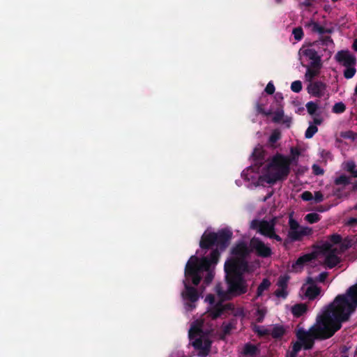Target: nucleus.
<instances>
[{
  "instance_id": "obj_64",
  "label": "nucleus",
  "mask_w": 357,
  "mask_h": 357,
  "mask_svg": "<svg viewBox=\"0 0 357 357\" xmlns=\"http://www.w3.org/2000/svg\"><path fill=\"white\" fill-rule=\"evenodd\" d=\"M326 0H314V1L315 3H321V2H323V1H325Z\"/></svg>"
},
{
  "instance_id": "obj_35",
  "label": "nucleus",
  "mask_w": 357,
  "mask_h": 357,
  "mask_svg": "<svg viewBox=\"0 0 357 357\" xmlns=\"http://www.w3.org/2000/svg\"><path fill=\"white\" fill-rule=\"evenodd\" d=\"M310 66L313 68H322L321 55H317L314 58L310 59Z\"/></svg>"
},
{
  "instance_id": "obj_30",
  "label": "nucleus",
  "mask_w": 357,
  "mask_h": 357,
  "mask_svg": "<svg viewBox=\"0 0 357 357\" xmlns=\"http://www.w3.org/2000/svg\"><path fill=\"white\" fill-rule=\"evenodd\" d=\"M317 132H318L317 126H316L315 125L310 124L305 132V137L307 139H310Z\"/></svg>"
},
{
  "instance_id": "obj_19",
  "label": "nucleus",
  "mask_w": 357,
  "mask_h": 357,
  "mask_svg": "<svg viewBox=\"0 0 357 357\" xmlns=\"http://www.w3.org/2000/svg\"><path fill=\"white\" fill-rule=\"evenodd\" d=\"M321 293V288L317 285H310L306 289L305 295L309 300H314Z\"/></svg>"
},
{
  "instance_id": "obj_40",
  "label": "nucleus",
  "mask_w": 357,
  "mask_h": 357,
  "mask_svg": "<svg viewBox=\"0 0 357 357\" xmlns=\"http://www.w3.org/2000/svg\"><path fill=\"white\" fill-rule=\"evenodd\" d=\"M234 328V325L232 323L223 324H222V332L224 335H227L230 334L231 330Z\"/></svg>"
},
{
  "instance_id": "obj_48",
  "label": "nucleus",
  "mask_w": 357,
  "mask_h": 357,
  "mask_svg": "<svg viewBox=\"0 0 357 357\" xmlns=\"http://www.w3.org/2000/svg\"><path fill=\"white\" fill-rule=\"evenodd\" d=\"M328 273L327 272H322L321 273L317 278L316 281L319 282H324L326 278L328 277Z\"/></svg>"
},
{
  "instance_id": "obj_28",
  "label": "nucleus",
  "mask_w": 357,
  "mask_h": 357,
  "mask_svg": "<svg viewBox=\"0 0 357 357\" xmlns=\"http://www.w3.org/2000/svg\"><path fill=\"white\" fill-rule=\"evenodd\" d=\"M273 122L280 123L284 118V111L282 108H278L275 112H273Z\"/></svg>"
},
{
  "instance_id": "obj_33",
  "label": "nucleus",
  "mask_w": 357,
  "mask_h": 357,
  "mask_svg": "<svg viewBox=\"0 0 357 357\" xmlns=\"http://www.w3.org/2000/svg\"><path fill=\"white\" fill-rule=\"evenodd\" d=\"M346 110V106L342 102L335 103L332 109V112L335 114H342Z\"/></svg>"
},
{
  "instance_id": "obj_54",
  "label": "nucleus",
  "mask_w": 357,
  "mask_h": 357,
  "mask_svg": "<svg viewBox=\"0 0 357 357\" xmlns=\"http://www.w3.org/2000/svg\"><path fill=\"white\" fill-rule=\"evenodd\" d=\"M314 0H305L301 4L305 7L309 8L311 7L313 4Z\"/></svg>"
},
{
  "instance_id": "obj_10",
  "label": "nucleus",
  "mask_w": 357,
  "mask_h": 357,
  "mask_svg": "<svg viewBox=\"0 0 357 357\" xmlns=\"http://www.w3.org/2000/svg\"><path fill=\"white\" fill-rule=\"evenodd\" d=\"M250 247L257 256L262 258H268L272 255L271 247L258 237H252L250 241Z\"/></svg>"
},
{
  "instance_id": "obj_60",
  "label": "nucleus",
  "mask_w": 357,
  "mask_h": 357,
  "mask_svg": "<svg viewBox=\"0 0 357 357\" xmlns=\"http://www.w3.org/2000/svg\"><path fill=\"white\" fill-rule=\"evenodd\" d=\"M351 47L355 52H357V38L354 40Z\"/></svg>"
},
{
  "instance_id": "obj_49",
  "label": "nucleus",
  "mask_w": 357,
  "mask_h": 357,
  "mask_svg": "<svg viewBox=\"0 0 357 357\" xmlns=\"http://www.w3.org/2000/svg\"><path fill=\"white\" fill-rule=\"evenodd\" d=\"M314 199L317 203L321 202L324 200V195L320 191L315 192Z\"/></svg>"
},
{
  "instance_id": "obj_22",
  "label": "nucleus",
  "mask_w": 357,
  "mask_h": 357,
  "mask_svg": "<svg viewBox=\"0 0 357 357\" xmlns=\"http://www.w3.org/2000/svg\"><path fill=\"white\" fill-rule=\"evenodd\" d=\"M286 333V330L283 326L281 325H275L271 331H270V335L275 339L281 338Z\"/></svg>"
},
{
  "instance_id": "obj_11",
  "label": "nucleus",
  "mask_w": 357,
  "mask_h": 357,
  "mask_svg": "<svg viewBox=\"0 0 357 357\" xmlns=\"http://www.w3.org/2000/svg\"><path fill=\"white\" fill-rule=\"evenodd\" d=\"M212 342L208 337H204L200 336L198 338H196L192 342V347L199 351L198 355L200 357H206L208 355Z\"/></svg>"
},
{
  "instance_id": "obj_15",
  "label": "nucleus",
  "mask_w": 357,
  "mask_h": 357,
  "mask_svg": "<svg viewBox=\"0 0 357 357\" xmlns=\"http://www.w3.org/2000/svg\"><path fill=\"white\" fill-rule=\"evenodd\" d=\"M307 311V305L303 303L295 304L291 308V312L295 317L303 316Z\"/></svg>"
},
{
  "instance_id": "obj_44",
  "label": "nucleus",
  "mask_w": 357,
  "mask_h": 357,
  "mask_svg": "<svg viewBox=\"0 0 357 357\" xmlns=\"http://www.w3.org/2000/svg\"><path fill=\"white\" fill-rule=\"evenodd\" d=\"M291 158H289L291 160V162L293 161H295L297 160L298 157L300 155V151L297 148H291Z\"/></svg>"
},
{
  "instance_id": "obj_9",
  "label": "nucleus",
  "mask_w": 357,
  "mask_h": 357,
  "mask_svg": "<svg viewBox=\"0 0 357 357\" xmlns=\"http://www.w3.org/2000/svg\"><path fill=\"white\" fill-rule=\"evenodd\" d=\"M321 252L325 255L324 264L328 268H333L340 262V257L337 255L340 253L337 248H332L330 242H324L321 244Z\"/></svg>"
},
{
  "instance_id": "obj_36",
  "label": "nucleus",
  "mask_w": 357,
  "mask_h": 357,
  "mask_svg": "<svg viewBox=\"0 0 357 357\" xmlns=\"http://www.w3.org/2000/svg\"><path fill=\"white\" fill-rule=\"evenodd\" d=\"M292 34L294 35V38L296 40L300 41L304 36L302 27L298 26L294 28L292 31Z\"/></svg>"
},
{
  "instance_id": "obj_5",
  "label": "nucleus",
  "mask_w": 357,
  "mask_h": 357,
  "mask_svg": "<svg viewBox=\"0 0 357 357\" xmlns=\"http://www.w3.org/2000/svg\"><path fill=\"white\" fill-rule=\"evenodd\" d=\"M232 236V231L227 227L219 229L217 232H205L202 236L199 246L202 249H209L215 245L217 248L211 252L213 250L223 251L229 246Z\"/></svg>"
},
{
  "instance_id": "obj_57",
  "label": "nucleus",
  "mask_w": 357,
  "mask_h": 357,
  "mask_svg": "<svg viewBox=\"0 0 357 357\" xmlns=\"http://www.w3.org/2000/svg\"><path fill=\"white\" fill-rule=\"evenodd\" d=\"M316 278H307V283L309 284L310 285H316L315 284V282H316Z\"/></svg>"
},
{
  "instance_id": "obj_50",
  "label": "nucleus",
  "mask_w": 357,
  "mask_h": 357,
  "mask_svg": "<svg viewBox=\"0 0 357 357\" xmlns=\"http://www.w3.org/2000/svg\"><path fill=\"white\" fill-rule=\"evenodd\" d=\"M286 289H277L275 292L276 296L278 297H282V298H286L287 296V291H285Z\"/></svg>"
},
{
  "instance_id": "obj_3",
  "label": "nucleus",
  "mask_w": 357,
  "mask_h": 357,
  "mask_svg": "<svg viewBox=\"0 0 357 357\" xmlns=\"http://www.w3.org/2000/svg\"><path fill=\"white\" fill-rule=\"evenodd\" d=\"M248 263L242 259H228L224 266L225 282L227 289L225 291L220 284L215 287V291L222 300H230L233 297L247 293L248 284L244 273L248 271Z\"/></svg>"
},
{
  "instance_id": "obj_25",
  "label": "nucleus",
  "mask_w": 357,
  "mask_h": 357,
  "mask_svg": "<svg viewBox=\"0 0 357 357\" xmlns=\"http://www.w3.org/2000/svg\"><path fill=\"white\" fill-rule=\"evenodd\" d=\"M321 68H313L311 67L310 65L307 66V70L305 73V77L308 81H311L313 78L317 77L319 73Z\"/></svg>"
},
{
  "instance_id": "obj_4",
  "label": "nucleus",
  "mask_w": 357,
  "mask_h": 357,
  "mask_svg": "<svg viewBox=\"0 0 357 357\" xmlns=\"http://www.w3.org/2000/svg\"><path fill=\"white\" fill-rule=\"evenodd\" d=\"M291 164V160L289 158L276 154L266 167L264 179L269 184L286 179L290 172Z\"/></svg>"
},
{
  "instance_id": "obj_59",
  "label": "nucleus",
  "mask_w": 357,
  "mask_h": 357,
  "mask_svg": "<svg viewBox=\"0 0 357 357\" xmlns=\"http://www.w3.org/2000/svg\"><path fill=\"white\" fill-rule=\"evenodd\" d=\"M301 231H303L305 236L308 235L311 232V229L307 227H303L300 229Z\"/></svg>"
},
{
  "instance_id": "obj_6",
  "label": "nucleus",
  "mask_w": 357,
  "mask_h": 357,
  "mask_svg": "<svg viewBox=\"0 0 357 357\" xmlns=\"http://www.w3.org/2000/svg\"><path fill=\"white\" fill-rule=\"evenodd\" d=\"M334 59L345 68L343 71L344 78L349 79L355 75L356 73L357 58L349 50H342L338 51L335 54Z\"/></svg>"
},
{
  "instance_id": "obj_16",
  "label": "nucleus",
  "mask_w": 357,
  "mask_h": 357,
  "mask_svg": "<svg viewBox=\"0 0 357 357\" xmlns=\"http://www.w3.org/2000/svg\"><path fill=\"white\" fill-rule=\"evenodd\" d=\"M305 26L310 27L313 32H317L319 34L331 33L333 31L331 29L325 28L314 21L307 23Z\"/></svg>"
},
{
  "instance_id": "obj_27",
  "label": "nucleus",
  "mask_w": 357,
  "mask_h": 357,
  "mask_svg": "<svg viewBox=\"0 0 357 357\" xmlns=\"http://www.w3.org/2000/svg\"><path fill=\"white\" fill-rule=\"evenodd\" d=\"M300 52H302V54L309 59L314 58L315 56L318 55V52L313 48H307L305 50L301 49Z\"/></svg>"
},
{
  "instance_id": "obj_46",
  "label": "nucleus",
  "mask_w": 357,
  "mask_h": 357,
  "mask_svg": "<svg viewBox=\"0 0 357 357\" xmlns=\"http://www.w3.org/2000/svg\"><path fill=\"white\" fill-rule=\"evenodd\" d=\"M301 198L304 201H310L313 199V195L310 191H305L302 193Z\"/></svg>"
},
{
  "instance_id": "obj_1",
  "label": "nucleus",
  "mask_w": 357,
  "mask_h": 357,
  "mask_svg": "<svg viewBox=\"0 0 357 357\" xmlns=\"http://www.w3.org/2000/svg\"><path fill=\"white\" fill-rule=\"evenodd\" d=\"M219 259V252L213 250L209 256L202 258L192 255L187 261L184 270L185 280H183L185 289L181 296L187 301L185 307L188 310L192 311L195 308V303L199 297L197 289L190 286V281L192 284L197 286L204 278V283L208 285L214 278V266L218 264Z\"/></svg>"
},
{
  "instance_id": "obj_14",
  "label": "nucleus",
  "mask_w": 357,
  "mask_h": 357,
  "mask_svg": "<svg viewBox=\"0 0 357 357\" xmlns=\"http://www.w3.org/2000/svg\"><path fill=\"white\" fill-rule=\"evenodd\" d=\"M305 236V233L303 231H301L300 228L297 229H294L292 231H289L287 234V238L284 240V244L286 245L290 241H301L302 238Z\"/></svg>"
},
{
  "instance_id": "obj_55",
  "label": "nucleus",
  "mask_w": 357,
  "mask_h": 357,
  "mask_svg": "<svg viewBox=\"0 0 357 357\" xmlns=\"http://www.w3.org/2000/svg\"><path fill=\"white\" fill-rule=\"evenodd\" d=\"M322 122H323V119L321 118H319V117H315L313 119L314 125H315L316 126L317 125H321L322 123Z\"/></svg>"
},
{
  "instance_id": "obj_18",
  "label": "nucleus",
  "mask_w": 357,
  "mask_h": 357,
  "mask_svg": "<svg viewBox=\"0 0 357 357\" xmlns=\"http://www.w3.org/2000/svg\"><path fill=\"white\" fill-rule=\"evenodd\" d=\"M343 169L351 174L353 178H357V168L354 160H348L343 163Z\"/></svg>"
},
{
  "instance_id": "obj_61",
  "label": "nucleus",
  "mask_w": 357,
  "mask_h": 357,
  "mask_svg": "<svg viewBox=\"0 0 357 357\" xmlns=\"http://www.w3.org/2000/svg\"><path fill=\"white\" fill-rule=\"evenodd\" d=\"M297 354V353L294 352V351L291 350V352L287 356V357H296Z\"/></svg>"
},
{
  "instance_id": "obj_45",
  "label": "nucleus",
  "mask_w": 357,
  "mask_h": 357,
  "mask_svg": "<svg viewBox=\"0 0 357 357\" xmlns=\"http://www.w3.org/2000/svg\"><path fill=\"white\" fill-rule=\"evenodd\" d=\"M275 89L274 84L269 82L265 88V92L268 95H272L274 93Z\"/></svg>"
},
{
  "instance_id": "obj_63",
  "label": "nucleus",
  "mask_w": 357,
  "mask_h": 357,
  "mask_svg": "<svg viewBox=\"0 0 357 357\" xmlns=\"http://www.w3.org/2000/svg\"><path fill=\"white\" fill-rule=\"evenodd\" d=\"M263 114L264 116H271V115L273 114V112H272L271 110H268V111H266L265 110V113H264Z\"/></svg>"
},
{
  "instance_id": "obj_21",
  "label": "nucleus",
  "mask_w": 357,
  "mask_h": 357,
  "mask_svg": "<svg viewBox=\"0 0 357 357\" xmlns=\"http://www.w3.org/2000/svg\"><path fill=\"white\" fill-rule=\"evenodd\" d=\"M271 283L268 278H264L257 287L256 298H259L263 295L264 291L268 290Z\"/></svg>"
},
{
  "instance_id": "obj_42",
  "label": "nucleus",
  "mask_w": 357,
  "mask_h": 357,
  "mask_svg": "<svg viewBox=\"0 0 357 357\" xmlns=\"http://www.w3.org/2000/svg\"><path fill=\"white\" fill-rule=\"evenodd\" d=\"M289 231L297 229H299V227H300L298 222L296 220H295L294 219H293L292 218H289Z\"/></svg>"
},
{
  "instance_id": "obj_58",
  "label": "nucleus",
  "mask_w": 357,
  "mask_h": 357,
  "mask_svg": "<svg viewBox=\"0 0 357 357\" xmlns=\"http://www.w3.org/2000/svg\"><path fill=\"white\" fill-rule=\"evenodd\" d=\"M257 110L260 114L265 113V109L263 108V106L261 105L258 104L257 106Z\"/></svg>"
},
{
  "instance_id": "obj_26",
  "label": "nucleus",
  "mask_w": 357,
  "mask_h": 357,
  "mask_svg": "<svg viewBox=\"0 0 357 357\" xmlns=\"http://www.w3.org/2000/svg\"><path fill=\"white\" fill-rule=\"evenodd\" d=\"M333 39L331 38V36H327L321 37L320 40L314 41L313 43H310V46H319V45H321L323 46L328 47L329 45H333Z\"/></svg>"
},
{
  "instance_id": "obj_34",
  "label": "nucleus",
  "mask_w": 357,
  "mask_h": 357,
  "mask_svg": "<svg viewBox=\"0 0 357 357\" xmlns=\"http://www.w3.org/2000/svg\"><path fill=\"white\" fill-rule=\"evenodd\" d=\"M342 241V236L338 234H333L328 237V241L326 242H330L332 244V248H333V245L340 244Z\"/></svg>"
},
{
  "instance_id": "obj_20",
  "label": "nucleus",
  "mask_w": 357,
  "mask_h": 357,
  "mask_svg": "<svg viewBox=\"0 0 357 357\" xmlns=\"http://www.w3.org/2000/svg\"><path fill=\"white\" fill-rule=\"evenodd\" d=\"M203 333L202 326L199 324H193L188 333L190 340H193L196 336L201 335Z\"/></svg>"
},
{
  "instance_id": "obj_12",
  "label": "nucleus",
  "mask_w": 357,
  "mask_h": 357,
  "mask_svg": "<svg viewBox=\"0 0 357 357\" xmlns=\"http://www.w3.org/2000/svg\"><path fill=\"white\" fill-rule=\"evenodd\" d=\"M233 257L229 259H242L247 261L245 258L250 254V250L245 242L241 241L236 243L231 250Z\"/></svg>"
},
{
  "instance_id": "obj_8",
  "label": "nucleus",
  "mask_w": 357,
  "mask_h": 357,
  "mask_svg": "<svg viewBox=\"0 0 357 357\" xmlns=\"http://www.w3.org/2000/svg\"><path fill=\"white\" fill-rule=\"evenodd\" d=\"M218 302L215 303V296L210 294L206 296L205 301L210 304V308L208 310V315L212 319H216L222 316L226 317L227 314L233 310V305L231 303L224 304L220 298Z\"/></svg>"
},
{
  "instance_id": "obj_24",
  "label": "nucleus",
  "mask_w": 357,
  "mask_h": 357,
  "mask_svg": "<svg viewBox=\"0 0 357 357\" xmlns=\"http://www.w3.org/2000/svg\"><path fill=\"white\" fill-rule=\"evenodd\" d=\"M314 259H315V255L314 254H305L298 258V259L296 261V265L302 266L305 264L311 261Z\"/></svg>"
},
{
  "instance_id": "obj_13",
  "label": "nucleus",
  "mask_w": 357,
  "mask_h": 357,
  "mask_svg": "<svg viewBox=\"0 0 357 357\" xmlns=\"http://www.w3.org/2000/svg\"><path fill=\"white\" fill-rule=\"evenodd\" d=\"M307 89V92L314 97L321 98L324 95L326 85L321 81H315L311 82Z\"/></svg>"
},
{
  "instance_id": "obj_2",
  "label": "nucleus",
  "mask_w": 357,
  "mask_h": 357,
  "mask_svg": "<svg viewBox=\"0 0 357 357\" xmlns=\"http://www.w3.org/2000/svg\"><path fill=\"white\" fill-rule=\"evenodd\" d=\"M346 321L331 303L323 313L317 318V324L309 331L298 328L296 332L298 340L303 344L305 350L311 349L315 340H326L331 337Z\"/></svg>"
},
{
  "instance_id": "obj_37",
  "label": "nucleus",
  "mask_w": 357,
  "mask_h": 357,
  "mask_svg": "<svg viewBox=\"0 0 357 357\" xmlns=\"http://www.w3.org/2000/svg\"><path fill=\"white\" fill-rule=\"evenodd\" d=\"M266 314V310L264 308H258L256 311V321L258 323L263 322L265 315Z\"/></svg>"
},
{
  "instance_id": "obj_23",
  "label": "nucleus",
  "mask_w": 357,
  "mask_h": 357,
  "mask_svg": "<svg viewBox=\"0 0 357 357\" xmlns=\"http://www.w3.org/2000/svg\"><path fill=\"white\" fill-rule=\"evenodd\" d=\"M352 178L353 177L347 176L345 174H341L335 178L334 183L336 185L346 186L351 183Z\"/></svg>"
},
{
  "instance_id": "obj_39",
  "label": "nucleus",
  "mask_w": 357,
  "mask_h": 357,
  "mask_svg": "<svg viewBox=\"0 0 357 357\" xmlns=\"http://www.w3.org/2000/svg\"><path fill=\"white\" fill-rule=\"evenodd\" d=\"M291 89L295 93H299L302 90V82L300 80L293 82L291 84Z\"/></svg>"
},
{
  "instance_id": "obj_47",
  "label": "nucleus",
  "mask_w": 357,
  "mask_h": 357,
  "mask_svg": "<svg viewBox=\"0 0 357 357\" xmlns=\"http://www.w3.org/2000/svg\"><path fill=\"white\" fill-rule=\"evenodd\" d=\"M302 347H303V344L298 340L293 344L292 350L294 352L298 354L301 350Z\"/></svg>"
},
{
  "instance_id": "obj_32",
  "label": "nucleus",
  "mask_w": 357,
  "mask_h": 357,
  "mask_svg": "<svg viewBox=\"0 0 357 357\" xmlns=\"http://www.w3.org/2000/svg\"><path fill=\"white\" fill-rule=\"evenodd\" d=\"M281 138V132L278 130H274L268 139V142L271 145H273Z\"/></svg>"
},
{
  "instance_id": "obj_43",
  "label": "nucleus",
  "mask_w": 357,
  "mask_h": 357,
  "mask_svg": "<svg viewBox=\"0 0 357 357\" xmlns=\"http://www.w3.org/2000/svg\"><path fill=\"white\" fill-rule=\"evenodd\" d=\"M312 169L314 175H322L324 173V169L317 165H313Z\"/></svg>"
},
{
  "instance_id": "obj_29",
  "label": "nucleus",
  "mask_w": 357,
  "mask_h": 357,
  "mask_svg": "<svg viewBox=\"0 0 357 357\" xmlns=\"http://www.w3.org/2000/svg\"><path fill=\"white\" fill-rule=\"evenodd\" d=\"M255 333L259 336L264 337L270 335V331L263 326L255 325L253 328Z\"/></svg>"
},
{
  "instance_id": "obj_53",
  "label": "nucleus",
  "mask_w": 357,
  "mask_h": 357,
  "mask_svg": "<svg viewBox=\"0 0 357 357\" xmlns=\"http://www.w3.org/2000/svg\"><path fill=\"white\" fill-rule=\"evenodd\" d=\"M282 121V123L285 124L287 128L290 127V125L291 123V118H290L289 116H286V117L283 118V119Z\"/></svg>"
},
{
  "instance_id": "obj_31",
  "label": "nucleus",
  "mask_w": 357,
  "mask_h": 357,
  "mask_svg": "<svg viewBox=\"0 0 357 357\" xmlns=\"http://www.w3.org/2000/svg\"><path fill=\"white\" fill-rule=\"evenodd\" d=\"M305 220L310 224L316 223L320 220V215L317 213H310L305 215Z\"/></svg>"
},
{
  "instance_id": "obj_62",
  "label": "nucleus",
  "mask_w": 357,
  "mask_h": 357,
  "mask_svg": "<svg viewBox=\"0 0 357 357\" xmlns=\"http://www.w3.org/2000/svg\"><path fill=\"white\" fill-rule=\"evenodd\" d=\"M275 98L277 99V100H282L283 99V97L281 93H278L275 95Z\"/></svg>"
},
{
  "instance_id": "obj_17",
  "label": "nucleus",
  "mask_w": 357,
  "mask_h": 357,
  "mask_svg": "<svg viewBox=\"0 0 357 357\" xmlns=\"http://www.w3.org/2000/svg\"><path fill=\"white\" fill-rule=\"evenodd\" d=\"M258 352V347L256 345L248 342L245 344L241 354L243 356H254L257 355Z\"/></svg>"
},
{
  "instance_id": "obj_38",
  "label": "nucleus",
  "mask_w": 357,
  "mask_h": 357,
  "mask_svg": "<svg viewBox=\"0 0 357 357\" xmlns=\"http://www.w3.org/2000/svg\"><path fill=\"white\" fill-rule=\"evenodd\" d=\"M306 108H307V112L309 113V114L310 115H313L315 114L316 111L318 109V105L317 103L312 102V101H310L308 102L307 104H306Z\"/></svg>"
},
{
  "instance_id": "obj_52",
  "label": "nucleus",
  "mask_w": 357,
  "mask_h": 357,
  "mask_svg": "<svg viewBox=\"0 0 357 357\" xmlns=\"http://www.w3.org/2000/svg\"><path fill=\"white\" fill-rule=\"evenodd\" d=\"M347 225L349 226L354 227L357 225V218H351L348 220Z\"/></svg>"
},
{
  "instance_id": "obj_56",
  "label": "nucleus",
  "mask_w": 357,
  "mask_h": 357,
  "mask_svg": "<svg viewBox=\"0 0 357 357\" xmlns=\"http://www.w3.org/2000/svg\"><path fill=\"white\" fill-rule=\"evenodd\" d=\"M253 155L259 160L263 159L262 153L260 151H258L257 149L255 150Z\"/></svg>"
},
{
  "instance_id": "obj_41",
  "label": "nucleus",
  "mask_w": 357,
  "mask_h": 357,
  "mask_svg": "<svg viewBox=\"0 0 357 357\" xmlns=\"http://www.w3.org/2000/svg\"><path fill=\"white\" fill-rule=\"evenodd\" d=\"M351 247V243L349 241H344L340 243V253L344 252Z\"/></svg>"
},
{
  "instance_id": "obj_7",
  "label": "nucleus",
  "mask_w": 357,
  "mask_h": 357,
  "mask_svg": "<svg viewBox=\"0 0 357 357\" xmlns=\"http://www.w3.org/2000/svg\"><path fill=\"white\" fill-rule=\"evenodd\" d=\"M276 222V218L270 220L255 219L251 221L250 227L265 237L282 242V238L275 232Z\"/></svg>"
},
{
  "instance_id": "obj_51",
  "label": "nucleus",
  "mask_w": 357,
  "mask_h": 357,
  "mask_svg": "<svg viewBox=\"0 0 357 357\" xmlns=\"http://www.w3.org/2000/svg\"><path fill=\"white\" fill-rule=\"evenodd\" d=\"M278 285L282 289H287V279L284 278H280L278 282Z\"/></svg>"
}]
</instances>
